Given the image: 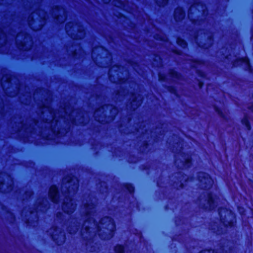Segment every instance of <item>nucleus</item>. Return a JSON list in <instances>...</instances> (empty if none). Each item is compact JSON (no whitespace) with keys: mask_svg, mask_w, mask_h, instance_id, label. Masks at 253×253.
Masks as SVG:
<instances>
[{"mask_svg":"<svg viewBox=\"0 0 253 253\" xmlns=\"http://www.w3.org/2000/svg\"><path fill=\"white\" fill-rule=\"evenodd\" d=\"M221 222L225 227H232L235 222V216L230 211L226 209H218Z\"/></svg>","mask_w":253,"mask_h":253,"instance_id":"nucleus-9","label":"nucleus"},{"mask_svg":"<svg viewBox=\"0 0 253 253\" xmlns=\"http://www.w3.org/2000/svg\"><path fill=\"white\" fill-rule=\"evenodd\" d=\"M7 36L4 33L3 31L0 28V44L2 46L3 44H6Z\"/></svg>","mask_w":253,"mask_h":253,"instance_id":"nucleus-25","label":"nucleus"},{"mask_svg":"<svg viewBox=\"0 0 253 253\" xmlns=\"http://www.w3.org/2000/svg\"><path fill=\"white\" fill-rule=\"evenodd\" d=\"M177 43L181 46L182 48H185L187 46V43L186 42L180 38H178L177 39Z\"/></svg>","mask_w":253,"mask_h":253,"instance_id":"nucleus-26","label":"nucleus"},{"mask_svg":"<svg viewBox=\"0 0 253 253\" xmlns=\"http://www.w3.org/2000/svg\"><path fill=\"white\" fill-rule=\"evenodd\" d=\"M48 208V202L46 199H40L38 200V205L36 206V207L35 208L32 210H31L28 212V214L30 216V217L26 219V222L28 224H31L32 219L31 218H32L33 216H34V220L37 221L38 220V214L40 211L44 212L46 211Z\"/></svg>","mask_w":253,"mask_h":253,"instance_id":"nucleus-7","label":"nucleus"},{"mask_svg":"<svg viewBox=\"0 0 253 253\" xmlns=\"http://www.w3.org/2000/svg\"><path fill=\"white\" fill-rule=\"evenodd\" d=\"M121 68L119 66H114L112 67L109 71L108 75L110 81L113 83H123L126 82V80L122 78L120 74Z\"/></svg>","mask_w":253,"mask_h":253,"instance_id":"nucleus-12","label":"nucleus"},{"mask_svg":"<svg viewBox=\"0 0 253 253\" xmlns=\"http://www.w3.org/2000/svg\"><path fill=\"white\" fill-rule=\"evenodd\" d=\"M25 210H24L22 212V216H23L25 214Z\"/></svg>","mask_w":253,"mask_h":253,"instance_id":"nucleus-41","label":"nucleus"},{"mask_svg":"<svg viewBox=\"0 0 253 253\" xmlns=\"http://www.w3.org/2000/svg\"><path fill=\"white\" fill-rule=\"evenodd\" d=\"M6 81H7V83L9 85L10 84V79L9 78H7L6 79Z\"/></svg>","mask_w":253,"mask_h":253,"instance_id":"nucleus-37","label":"nucleus"},{"mask_svg":"<svg viewBox=\"0 0 253 253\" xmlns=\"http://www.w3.org/2000/svg\"><path fill=\"white\" fill-rule=\"evenodd\" d=\"M182 185H183V184H182V183H181V184H180V186H181V187H182Z\"/></svg>","mask_w":253,"mask_h":253,"instance_id":"nucleus-48","label":"nucleus"},{"mask_svg":"<svg viewBox=\"0 0 253 253\" xmlns=\"http://www.w3.org/2000/svg\"><path fill=\"white\" fill-rule=\"evenodd\" d=\"M182 160L181 163L183 168L186 169L191 165V157L189 155H184L182 156Z\"/></svg>","mask_w":253,"mask_h":253,"instance_id":"nucleus-24","label":"nucleus"},{"mask_svg":"<svg viewBox=\"0 0 253 253\" xmlns=\"http://www.w3.org/2000/svg\"><path fill=\"white\" fill-rule=\"evenodd\" d=\"M199 46H202V47H203L204 48H207L208 47V46H207L206 45H199Z\"/></svg>","mask_w":253,"mask_h":253,"instance_id":"nucleus-45","label":"nucleus"},{"mask_svg":"<svg viewBox=\"0 0 253 253\" xmlns=\"http://www.w3.org/2000/svg\"><path fill=\"white\" fill-rule=\"evenodd\" d=\"M77 54H78V53L77 52V50L75 49L74 54V55H76Z\"/></svg>","mask_w":253,"mask_h":253,"instance_id":"nucleus-42","label":"nucleus"},{"mask_svg":"<svg viewBox=\"0 0 253 253\" xmlns=\"http://www.w3.org/2000/svg\"><path fill=\"white\" fill-rule=\"evenodd\" d=\"M185 17V13L181 7L177 8L174 11V17L176 21H180Z\"/></svg>","mask_w":253,"mask_h":253,"instance_id":"nucleus-23","label":"nucleus"},{"mask_svg":"<svg viewBox=\"0 0 253 253\" xmlns=\"http://www.w3.org/2000/svg\"><path fill=\"white\" fill-rule=\"evenodd\" d=\"M74 114V112H72V114L68 115V117L71 119V117L73 116V114Z\"/></svg>","mask_w":253,"mask_h":253,"instance_id":"nucleus-39","label":"nucleus"},{"mask_svg":"<svg viewBox=\"0 0 253 253\" xmlns=\"http://www.w3.org/2000/svg\"><path fill=\"white\" fill-rule=\"evenodd\" d=\"M52 239L58 245L63 244L65 240V234L60 229L53 228L48 231Z\"/></svg>","mask_w":253,"mask_h":253,"instance_id":"nucleus-13","label":"nucleus"},{"mask_svg":"<svg viewBox=\"0 0 253 253\" xmlns=\"http://www.w3.org/2000/svg\"><path fill=\"white\" fill-rule=\"evenodd\" d=\"M52 17L59 23L64 22L66 19V14L65 10L62 8L56 7L52 9Z\"/></svg>","mask_w":253,"mask_h":253,"instance_id":"nucleus-15","label":"nucleus"},{"mask_svg":"<svg viewBox=\"0 0 253 253\" xmlns=\"http://www.w3.org/2000/svg\"><path fill=\"white\" fill-rule=\"evenodd\" d=\"M105 115L106 113H105L104 107L99 108L96 111H95L94 114V116L95 120L101 123H105L103 118Z\"/></svg>","mask_w":253,"mask_h":253,"instance_id":"nucleus-22","label":"nucleus"},{"mask_svg":"<svg viewBox=\"0 0 253 253\" xmlns=\"http://www.w3.org/2000/svg\"><path fill=\"white\" fill-rule=\"evenodd\" d=\"M175 73H171V75L170 76L172 77H174V75H175Z\"/></svg>","mask_w":253,"mask_h":253,"instance_id":"nucleus-40","label":"nucleus"},{"mask_svg":"<svg viewBox=\"0 0 253 253\" xmlns=\"http://www.w3.org/2000/svg\"><path fill=\"white\" fill-rule=\"evenodd\" d=\"M126 188L127 189V190L130 193H132L134 191V188L133 187L130 185V184H127L126 185Z\"/></svg>","mask_w":253,"mask_h":253,"instance_id":"nucleus-30","label":"nucleus"},{"mask_svg":"<svg viewBox=\"0 0 253 253\" xmlns=\"http://www.w3.org/2000/svg\"><path fill=\"white\" fill-rule=\"evenodd\" d=\"M79 181L77 179H72L69 181L68 188L62 191L65 199L62 205V210L68 214L72 213L75 211L76 204H74L71 196L77 191L78 188Z\"/></svg>","mask_w":253,"mask_h":253,"instance_id":"nucleus-3","label":"nucleus"},{"mask_svg":"<svg viewBox=\"0 0 253 253\" xmlns=\"http://www.w3.org/2000/svg\"><path fill=\"white\" fill-rule=\"evenodd\" d=\"M201 85H202V84H201V83H200V87H201Z\"/></svg>","mask_w":253,"mask_h":253,"instance_id":"nucleus-49","label":"nucleus"},{"mask_svg":"<svg viewBox=\"0 0 253 253\" xmlns=\"http://www.w3.org/2000/svg\"><path fill=\"white\" fill-rule=\"evenodd\" d=\"M175 163H178V160H176Z\"/></svg>","mask_w":253,"mask_h":253,"instance_id":"nucleus-47","label":"nucleus"},{"mask_svg":"<svg viewBox=\"0 0 253 253\" xmlns=\"http://www.w3.org/2000/svg\"><path fill=\"white\" fill-rule=\"evenodd\" d=\"M32 194H33V192L31 191H27L25 193L26 198L27 199L28 197H30Z\"/></svg>","mask_w":253,"mask_h":253,"instance_id":"nucleus-32","label":"nucleus"},{"mask_svg":"<svg viewBox=\"0 0 253 253\" xmlns=\"http://www.w3.org/2000/svg\"><path fill=\"white\" fill-rule=\"evenodd\" d=\"M67 34L74 40L81 39L84 36V27L79 23L69 22L65 26Z\"/></svg>","mask_w":253,"mask_h":253,"instance_id":"nucleus-6","label":"nucleus"},{"mask_svg":"<svg viewBox=\"0 0 253 253\" xmlns=\"http://www.w3.org/2000/svg\"><path fill=\"white\" fill-rule=\"evenodd\" d=\"M129 98L131 100L130 106L129 107L130 109L135 110L138 107H139L142 103V98L139 94H131L130 95L128 94L125 95V98L127 99Z\"/></svg>","mask_w":253,"mask_h":253,"instance_id":"nucleus-14","label":"nucleus"},{"mask_svg":"<svg viewBox=\"0 0 253 253\" xmlns=\"http://www.w3.org/2000/svg\"><path fill=\"white\" fill-rule=\"evenodd\" d=\"M64 116L61 115L60 119H58L57 115L53 112L52 109L47 105L42 110V113L43 117V121L45 124V127H50L51 131L54 133L56 132V128L58 129V124L60 123L61 120L66 122L65 116L67 114V111L66 109L64 110Z\"/></svg>","mask_w":253,"mask_h":253,"instance_id":"nucleus-4","label":"nucleus"},{"mask_svg":"<svg viewBox=\"0 0 253 253\" xmlns=\"http://www.w3.org/2000/svg\"><path fill=\"white\" fill-rule=\"evenodd\" d=\"M70 225L67 227V231L70 234L75 233L80 228L81 222H78L77 219H71L69 221Z\"/></svg>","mask_w":253,"mask_h":253,"instance_id":"nucleus-18","label":"nucleus"},{"mask_svg":"<svg viewBox=\"0 0 253 253\" xmlns=\"http://www.w3.org/2000/svg\"><path fill=\"white\" fill-rule=\"evenodd\" d=\"M39 122L33 120L29 126H28L21 122L17 123L15 122V130L17 132L23 130L26 132L33 133L36 127H39Z\"/></svg>","mask_w":253,"mask_h":253,"instance_id":"nucleus-11","label":"nucleus"},{"mask_svg":"<svg viewBox=\"0 0 253 253\" xmlns=\"http://www.w3.org/2000/svg\"><path fill=\"white\" fill-rule=\"evenodd\" d=\"M115 253H124L125 248L123 246L118 245L115 248Z\"/></svg>","mask_w":253,"mask_h":253,"instance_id":"nucleus-27","label":"nucleus"},{"mask_svg":"<svg viewBox=\"0 0 253 253\" xmlns=\"http://www.w3.org/2000/svg\"><path fill=\"white\" fill-rule=\"evenodd\" d=\"M184 179L185 181L186 180V179L185 178V176H183V175H182V178L181 179H180L179 180V181H180V182H181V181H182V180H183Z\"/></svg>","mask_w":253,"mask_h":253,"instance_id":"nucleus-35","label":"nucleus"},{"mask_svg":"<svg viewBox=\"0 0 253 253\" xmlns=\"http://www.w3.org/2000/svg\"><path fill=\"white\" fill-rule=\"evenodd\" d=\"M15 42L18 48L23 50L30 49L33 44L31 37L25 32L19 33L17 35Z\"/></svg>","mask_w":253,"mask_h":253,"instance_id":"nucleus-8","label":"nucleus"},{"mask_svg":"<svg viewBox=\"0 0 253 253\" xmlns=\"http://www.w3.org/2000/svg\"><path fill=\"white\" fill-rule=\"evenodd\" d=\"M111 112H115L116 113L117 112V110L115 109H114L113 110H112Z\"/></svg>","mask_w":253,"mask_h":253,"instance_id":"nucleus-44","label":"nucleus"},{"mask_svg":"<svg viewBox=\"0 0 253 253\" xmlns=\"http://www.w3.org/2000/svg\"><path fill=\"white\" fill-rule=\"evenodd\" d=\"M3 80H4V79H3V78H2V80H1V85H2V86L3 88L4 89V86H3Z\"/></svg>","mask_w":253,"mask_h":253,"instance_id":"nucleus-38","label":"nucleus"},{"mask_svg":"<svg viewBox=\"0 0 253 253\" xmlns=\"http://www.w3.org/2000/svg\"><path fill=\"white\" fill-rule=\"evenodd\" d=\"M103 2L105 3H107L110 2V0H102Z\"/></svg>","mask_w":253,"mask_h":253,"instance_id":"nucleus-36","label":"nucleus"},{"mask_svg":"<svg viewBox=\"0 0 253 253\" xmlns=\"http://www.w3.org/2000/svg\"><path fill=\"white\" fill-rule=\"evenodd\" d=\"M228 244L226 246L220 247L219 250H217V252L215 253L214 251L211 250H204L200 252V253H232V249L228 248Z\"/></svg>","mask_w":253,"mask_h":253,"instance_id":"nucleus-21","label":"nucleus"},{"mask_svg":"<svg viewBox=\"0 0 253 253\" xmlns=\"http://www.w3.org/2000/svg\"><path fill=\"white\" fill-rule=\"evenodd\" d=\"M107 53V51L102 46L93 48L91 54L92 58L94 62H96L98 57L104 58L103 56L106 55Z\"/></svg>","mask_w":253,"mask_h":253,"instance_id":"nucleus-16","label":"nucleus"},{"mask_svg":"<svg viewBox=\"0 0 253 253\" xmlns=\"http://www.w3.org/2000/svg\"><path fill=\"white\" fill-rule=\"evenodd\" d=\"M13 182L10 176L0 174V191L3 193L10 192L12 189Z\"/></svg>","mask_w":253,"mask_h":253,"instance_id":"nucleus-10","label":"nucleus"},{"mask_svg":"<svg viewBox=\"0 0 253 253\" xmlns=\"http://www.w3.org/2000/svg\"><path fill=\"white\" fill-rule=\"evenodd\" d=\"M156 0V2L159 6H164L165 5H166L168 1V0Z\"/></svg>","mask_w":253,"mask_h":253,"instance_id":"nucleus-29","label":"nucleus"},{"mask_svg":"<svg viewBox=\"0 0 253 253\" xmlns=\"http://www.w3.org/2000/svg\"><path fill=\"white\" fill-rule=\"evenodd\" d=\"M71 123H72V124H75V120H73V119H72V120H71Z\"/></svg>","mask_w":253,"mask_h":253,"instance_id":"nucleus-43","label":"nucleus"},{"mask_svg":"<svg viewBox=\"0 0 253 253\" xmlns=\"http://www.w3.org/2000/svg\"><path fill=\"white\" fill-rule=\"evenodd\" d=\"M45 20V13L39 10L32 13L29 16L28 24L32 29L34 31H38L42 29Z\"/></svg>","mask_w":253,"mask_h":253,"instance_id":"nucleus-5","label":"nucleus"},{"mask_svg":"<svg viewBox=\"0 0 253 253\" xmlns=\"http://www.w3.org/2000/svg\"><path fill=\"white\" fill-rule=\"evenodd\" d=\"M90 203L84 204L85 214L80 221L83 220L81 233L85 241L86 250L89 252L96 251L98 248L97 242L94 243L99 237L102 240L111 239L114 235L115 225L112 218L105 217L99 220L98 214L95 211V206L93 204L92 200L89 198Z\"/></svg>","mask_w":253,"mask_h":253,"instance_id":"nucleus-1","label":"nucleus"},{"mask_svg":"<svg viewBox=\"0 0 253 253\" xmlns=\"http://www.w3.org/2000/svg\"><path fill=\"white\" fill-rule=\"evenodd\" d=\"M62 214H61V213H58L57 214V220L59 221V220H62Z\"/></svg>","mask_w":253,"mask_h":253,"instance_id":"nucleus-33","label":"nucleus"},{"mask_svg":"<svg viewBox=\"0 0 253 253\" xmlns=\"http://www.w3.org/2000/svg\"><path fill=\"white\" fill-rule=\"evenodd\" d=\"M156 38L157 39H159L160 40L163 41L164 42L166 41L167 40L166 37L161 32H160V35H158L157 36V38Z\"/></svg>","mask_w":253,"mask_h":253,"instance_id":"nucleus-28","label":"nucleus"},{"mask_svg":"<svg viewBox=\"0 0 253 253\" xmlns=\"http://www.w3.org/2000/svg\"><path fill=\"white\" fill-rule=\"evenodd\" d=\"M5 93H6V94H7V92H8V90H7V89H6V90H5Z\"/></svg>","mask_w":253,"mask_h":253,"instance_id":"nucleus-46","label":"nucleus"},{"mask_svg":"<svg viewBox=\"0 0 253 253\" xmlns=\"http://www.w3.org/2000/svg\"><path fill=\"white\" fill-rule=\"evenodd\" d=\"M207 9V7L205 5H203V4H194L192 5L191 7L189 8L188 13V16L189 19L191 20H193L192 19V15L193 13H197V10L198 12L202 11L204 14L206 12V10Z\"/></svg>","mask_w":253,"mask_h":253,"instance_id":"nucleus-17","label":"nucleus"},{"mask_svg":"<svg viewBox=\"0 0 253 253\" xmlns=\"http://www.w3.org/2000/svg\"><path fill=\"white\" fill-rule=\"evenodd\" d=\"M242 122H243V123L244 124H245V125L247 127V129L248 130H250L251 129V127H250V125H249L248 122L246 120H243Z\"/></svg>","mask_w":253,"mask_h":253,"instance_id":"nucleus-31","label":"nucleus"},{"mask_svg":"<svg viewBox=\"0 0 253 253\" xmlns=\"http://www.w3.org/2000/svg\"><path fill=\"white\" fill-rule=\"evenodd\" d=\"M233 65L234 66L238 65L244 66L245 70L249 71H250L251 70L249 60L246 57L237 59L236 60L233 62Z\"/></svg>","mask_w":253,"mask_h":253,"instance_id":"nucleus-19","label":"nucleus"},{"mask_svg":"<svg viewBox=\"0 0 253 253\" xmlns=\"http://www.w3.org/2000/svg\"><path fill=\"white\" fill-rule=\"evenodd\" d=\"M198 178L200 187L207 190L204 196H202L200 198V205L202 208L206 210H212L217 206L219 200V197L215 194L213 195L211 192L209 191V190L212 187L213 180L208 174L205 172H199Z\"/></svg>","mask_w":253,"mask_h":253,"instance_id":"nucleus-2","label":"nucleus"},{"mask_svg":"<svg viewBox=\"0 0 253 253\" xmlns=\"http://www.w3.org/2000/svg\"><path fill=\"white\" fill-rule=\"evenodd\" d=\"M210 41H211V37H210Z\"/></svg>","mask_w":253,"mask_h":253,"instance_id":"nucleus-50","label":"nucleus"},{"mask_svg":"<svg viewBox=\"0 0 253 253\" xmlns=\"http://www.w3.org/2000/svg\"><path fill=\"white\" fill-rule=\"evenodd\" d=\"M49 197L53 203H58L59 197L57 188L55 186L53 185L50 187L49 191Z\"/></svg>","mask_w":253,"mask_h":253,"instance_id":"nucleus-20","label":"nucleus"},{"mask_svg":"<svg viewBox=\"0 0 253 253\" xmlns=\"http://www.w3.org/2000/svg\"><path fill=\"white\" fill-rule=\"evenodd\" d=\"M159 80H161V81H165V78L164 77H163L161 74H159Z\"/></svg>","mask_w":253,"mask_h":253,"instance_id":"nucleus-34","label":"nucleus"}]
</instances>
